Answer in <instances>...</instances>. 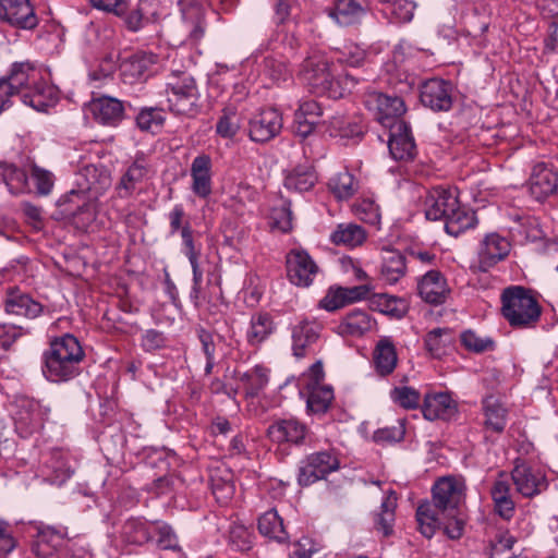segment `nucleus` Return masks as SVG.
Segmentation results:
<instances>
[{
  "mask_svg": "<svg viewBox=\"0 0 558 558\" xmlns=\"http://www.w3.org/2000/svg\"><path fill=\"white\" fill-rule=\"evenodd\" d=\"M0 94H20L25 105L37 111H44L51 106L57 97V90L49 85L41 71L29 63H15L9 75L0 80Z\"/></svg>",
  "mask_w": 558,
  "mask_h": 558,
  "instance_id": "1",
  "label": "nucleus"
},
{
  "mask_svg": "<svg viewBox=\"0 0 558 558\" xmlns=\"http://www.w3.org/2000/svg\"><path fill=\"white\" fill-rule=\"evenodd\" d=\"M301 77L318 93L340 98L354 86L353 80H335L328 58L322 51H312L302 63Z\"/></svg>",
  "mask_w": 558,
  "mask_h": 558,
  "instance_id": "2",
  "label": "nucleus"
},
{
  "mask_svg": "<svg viewBox=\"0 0 558 558\" xmlns=\"http://www.w3.org/2000/svg\"><path fill=\"white\" fill-rule=\"evenodd\" d=\"M501 313L514 328L532 327L541 316L535 298L522 287H510L501 294Z\"/></svg>",
  "mask_w": 558,
  "mask_h": 558,
  "instance_id": "3",
  "label": "nucleus"
},
{
  "mask_svg": "<svg viewBox=\"0 0 558 558\" xmlns=\"http://www.w3.org/2000/svg\"><path fill=\"white\" fill-rule=\"evenodd\" d=\"M366 105L383 126L390 129L397 123H403L401 117L405 112V106L400 97L372 93Z\"/></svg>",
  "mask_w": 558,
  "mask_h": 558,
  "instance_id": "4",
  "label": "nucleus"
},
{
  "mask_svg": "<svg viewBox=\"0 0 558 558\" xmlns=\"http://www.w3.org/2000/svg\"><path fill=\"white\" fill-rule=\"evenodd\" d=\"M168 102L172 111L179 114H191L195 110L197 89L194 78L184 75L181 80L174 78L169 83Z\"/></svg>",
  "mask_w": 558,
  "mask_h": 558,
  "instance_id": "5",
  "label": "nucleus"
},
{
  "mask_svg": "<svg viewBox=\"0 0 558 558\" xmlns=\"http://www.w3.org/2000/svg\"><path fill=\"white\" fill-rule=\"evenodd\" d=\"M282 126V114L275 108H265L251 118L248 135L254 142L266 143L276 137Z\"/></svg>",
  "mask_w": 558,
  "mask_h": 558,
  "instance_id": "6",
  "label": "nucleus"
},
{
  "mask_svg": "<svg viewBox=\"0 0 558 558\" xmlns=\"http://www.w3.org/2000/svg\"><path fill=\"white\" fill-rule=\"evenodd\" d=\"M511 480L518 494L525 498L539 495L547 488L545 474L525 463H517L511 472Z\"/></svg>",
  "mask_w": 558,
  "mask_h": 558,
  "instance_id": "7",
  "label": "nucleus"
},
{
  "mask_svg": "<svg viewBox=\"0 0 558 558\" xmlns=\"http://www.w3.org/2000/svg\"><path fill=\"white\" fill-rule=\"evenodd\" d=\"M0 19L25 29H32L38 23L29 0H0Z\"/></svg>",
  "mask_w": 558,
  "mask_h": 558,
  "instance_id": "8",
  "label": "nucleus"
},
{
  "mask_svg": "<svg viewBox=\"0 0 558 558\" xmlns=\"http://www.w3.org/2000/svg\"><path fill=\"white\" fill-rule=\"evenodd\" d=\"M287 269L293 284L308 287L317 272V265L306 252L293 250L287 256Z\"/></svg>",
  "mask_w": 558,
  "mask_h": 558,
  "instance_id": "9",
  "label": "nucleus"
},
{
  "mask_svg": "<svg viewBox=\"0 0 558 558\" xmlns=\"http://www.w3.org/2000/svg\"><path fill=\"white\" fill-rule=\"evenodd\" d=\"M421 101L433 110L447 111L452 105V87L439 78L428 80L421 87Z\"/></svg>",
  "mask_w": 558,
  "mask_h": 558,
  "instance_id": "10",
  "label": "nucleus"
},
{
  "mask_svg": "<svg viewBox=\"0 0 558 558\" xmlns=\"http://www.w3.org/2000/svg\"><path fill=\"white\" fill-rule=\"evenodd\" d=\"M464 498V486L453 477H444L433 487V499L442 510L453 513L462 504Z\"/></svg>",
  "mask_w": 558,
  "mask_h": 558,
  "instance_id": "11",
  "label": "nucleus"
},
{
  "mask_svg": "<svg viewBox=\"0 0 558 558\" xmlns=\"http://www.w3.org/2000/svg\"><path fill=\"white\" fill-rule=\"evenodd\" d=\"M531 194L543 201L558 191V171L545 163H537L530 179Z\"/></svg>",
  "mask_w": 558,
  "mask_h": 558,
  "instance_id": "12",
  "label": "nucleus"
},
{
  "mask_svg": "<svg viewBox=\"0 0 558 558\" xmlns=\"http://www.w3.org/2000/svg\"><path fill=\"white\" fill-rule=\"evenodd\" d=\"M421 298L430 304L444 303L450 294L446 278L438 270L426 272L418 281Z\"/></svg>",
  "mask_w": 558,
  "mask_h": 558,
  "instance_id": "13",
  "label": "nucleus"
},
{
  "mask_svg": "<svg viewBox=\"0 0 558 558\" xmlns=\"http://www.w3.org/2000/svg\"><path fill=\"white\" fill-rule=\"evenodd\" d=\"M453 513L446 509L439 508L434 499L432 501H425L421 504L416 511V520L418 523L420 532L430 538L437 529L446 523Z\"/></svg>",
  "mask_w": 558,
  "mask_h": 558,
  "instance_id": "14",
  "label": "nucleus"
},
{
  "mask_svg": "<svg viewBox=\"0 0 558 558\" xmlns=\"http://www.w3.org/2000/svg\"><path fill=\"white\" fill-rule=\"evenodd\" d=\"M458 197L448 190L435 189L425 199V216L428 220L446 219L458 208Z\"/></svg>",
  "mask_w": 558,
  "mask_h": 558,
  "instance_id": "15",
  "label": "nucleus"
},
{
  "mask_svg": "<svg viewBox=\"0 0 558 558\" xmlns=\"http://www.w3.org/2000/svg\"><path fill=\"white\" fill-rule=\"evenodd\" d=\"M338 466L337 458L329 452L313 454L308 458L307 464L301 470L299 482L302 485H310L337 470Z\"/></svg>",
  "mask_w": 558,
  "mask_h": 558,
  "instance_id": "16",
  "label": "nucleus"
},
{
  "mask_svg": "<svg viewBox=\"0 0 558 558\" xmlns=\"http://www.w3.org/2000/svg\"><path fill=\"white\" fill-rule=\"evenodd\" d=\"M457 411L456 401L446 392H433L424 397L422 412L426 420H450Z\"/></svg>",
  "mask_w": 558,
  "mask_h": 558,
  "instance_id": "17",
  "label": "nucleus"
},
{
  "mask_svg": "<svg viewBox=\"0 0 558 558\" xmlns=\"http://www.w3.org/2000/svg\"><path fill=\"white\" fill-rule=\"evenodd\" d=\"M76 183L82 193L90 192L97 197L110 186V173L102 167L87 165L77 173Z\"/></svg>",
  "mask_w": 558,
  "mask_h": 558,
  "instance_id": "18",
  "label": "nucleus"
},
{
  "mask_svg": "<svg viewBox=\"0 0 558 558\" xmlns=\"http://www.w3.org/2000/svg\"><path fill=\"white\" fill-rule=\"evenodd\" d=\"M389 132L388 147L391 156L396 160L411 159L414 156L415 144L408 125L404 122L397 123L389 129Z\"/></svg>",
  "mask_w": 558,
  "mask_h": 558,
  "instance_id": "19",
  "label": "nucleus"
},
{
  "mask_svg": "<svg viewBox=\"0 0 558 558\" xmlns=\"http://www.w3.org/2000/svg\"><path fill=\"white\" fill-rule=\"evenodd\" d=\"M16 429L22 435L32 433L40 426V411L37 402L29 399H20L13 413Z\"/></svg>",
  "mask_w": 558,
  "mask_h": 558,
  "instance_id": "20",
  "label": "nucleus"
},
{
  "mask_svg": "<svg viewBox=\"0 0 558 558\" xmlns=\"http://www.w3.org/2000/svg\"><path fill=\"white\" fill-rule=\"evenodd\" d=\"M322 327L315 322L302 320L292 332L293 353L298 357L306 354L313 344L318 340Z\"/></svg>",
  "mask_w": 558,
  "mask_h": 558,
  "instance_id": "21",
  "label": "nucleus"
},
{
  "mask_svg": "<svg viewBox=\"0 0 558 558\" xmlns=\"http://www.w3.org/2000/svg\"><path fill=\"white\" fill-rule=\"evenodd\" d=\"M94 119L102 124H111L119 121L123 114V105L112 97H98L88 105Z\"/></svg>",
  "mask_w": 558,
  "mask_h": 558,
  "instance_id": "22",
  "label": "nucleus"
},
{
  "mask_svg": "<svg viewBox=\"0 0 558 558\" xmlns=\"http://www.w3.org/2000/svg\"><path fill=\"white\" fill-rule=\"evenodd\" d=\"M210 168L211 160L207 155H199L192 162V190L199 197H206L211 192Z\"/></svg>",
  "mask_w": 558,
  "mask_h": 558,
  "instance_id": "23",
  "label": "nucleus"
},
{
  "mask_svg": "<svg viewBox=\"0 0 558 558\" xmlns=\"http://www.w3.org/2000/svg\"><path fill=\"white\" fill-rule=\"evenodd\" d=\"M492 498L495 505V511L504 519L509 520L514 512V501L512 500L508 476L500 474L492 487Z\"/></svg>",
  "mask_w": 558,
  "mask_h": 558,
  "instance_id": "24",
  "label": "nucleus"
},
{
  "mask_svg": "<svg viewBox=\"0 0 558 558\" xmlns=\"http://www.w3.org/2000/svg\"><path fill=\"white\" fill-rule=\"evenodd\" d=\"M275 322L268 313L254 314L246 329V341L252 347H259L275 331Z\"/></svg>",
  "mask_w": 558,
  "mask_h": 558,
  "instance_id": "25",
  "label": "nucleus"
},
{
  "mask_svg": "<svg viewBox=\"0 0 558 558\" xmlns=\"http://www.w3.org/2000/svg\"><path fill=\"white\" fill-rule=\"evenodd\" d=\"M510 250L509 242L498 234H488L480 251L481 263L484 267H490L507 256Z\"/></svg>",
  "mask_w": 558,
  "mask_h": 558,
  "instance_id": "26",
  "label": "nucleus"
},
{
  "mask_svg": "<svg viewBox=\"0 0 558 558\" xmlns=\"http://www.w3.org/2000/svg\"><path fill=\"white\" fill-rule=\"evenodd\" d=\"M45 374L52 381L66 380L71 378L77 369V366L68 361L60 353L51 348L46 354Z\"/></svg>",
  "mask_w": 558,
  "mask_h": 558,
  "instance_id": "27",
  "label": "nucleus"
},
{
  "mask_svg": "<svg viewBox=\"0 0 558 558\" xmlns=\"http://www.w3.org/2000/svg\"><path fill=\"white\" fill-rule=\"evenodd\" d=\"M365 8V0H336L330 16L341 25H350L362 17Z\"/></svg>",
  "mask_w": 558,
  "mask_h": 558,
  "instance_id": "28",
  "label": "nucleus"
},
{
  "mask_svg": "<svg viewBox=\"0 0 558 558\" xmlns=\"http://www.w3.org/2000/svg\"><path fill=\"white\" fill-rule=\"evenodd\" d=\"M268 436L275 442L298 444L305 436V427L294 420H283L268 428Z\"/></svg>",
  "mask_w": 558,
  "mask_h": 558,
  "instance_id": "29",
  "label": "nucleus"
},
{
  "mask_svg": "<svg viewBox=\"0 0 558 558\" xmlns=\"http://www.w3.org/2000/svg\"><path fill=\"white\" fill-rule=\"evenodd\" d=\"M485 427L501 433L507 422V409L498 397L489 396L483 402Z\"/></svg>",
  "mask_w": 558,
  "mask_h": 558,
  "instance_id": "30",
  "label": "nucleus"
},
{
  "mask_svg": "<svg viewBox=\"0 0 558 558\" xmlns=\"http://www.w3.org/2000/svg\"><path fill=\"white\" fill-rule=\"evenodd\" d=\"M7 312L16 316L34 318L41 312L39 303L32 300L28 295L16 290H12L5 302Z\"/></svg>",
  "mask_w": 558,
  "mask_h": 558,
  "instance_id": "31",
  "label": "nucleus"
},
{
  "mask_svg": "<svg viewBox=\"0 0 558 558\" xmlns=\"http://www.w3.org/2000/svg\"><path fill=\"white\" fill-rule=\"evenodd\" d=\"M268 383V371L263 366H255L240 375L238 389L243 391L246 398H254Z\"/></svg>",
  "mask_w": 558,
  "mask_h": 558,
  "instance_id": "32",
  "label": "nucleus"
},
{
  "mask_svg": "<svg viewBox=\"0 0 558 558\" xmlns=\"http://www.w3.org/2000/svg\"><path fill=\"white\" fill-rule=\"evenodd\" d=\"M76 198H80V194L76 192H71L70 195L66 196V199L64 201V204H63L64 205L63 213L68 216H72L73 222L76 226V228L88 229L95 219V215H96L95 205H94V203L83 202L82 205L77 206L76 210H72L66 205L75 204Z\"/></svg>",
  "mask_w": 558,
  "mask_h": 558,
  "instance_id": "33",
  "label": "nucleus"
},
{
  "mask_svg": "<svg viewBox=\"0 0 558 558\" xmlns=\"http://www.w3.org/2000/svg\"><path fill=\"white\" fill-rule=\"evenodd\" d=\"M366 239L365 230L355 223H340L331 233L330 240L336 245L355 247L361 245Z\"/></svg>",
  "mask_w": 558,
  "mask_h": 558,
  "instance_id": "34",
  "label": "nucleus"
},
{
  "mask_svg": "<svg viewBox=\"0 0 558 558\" xmlns=\"http://www.w3.org/2000/svg\"><path fill=\"white\" fill-rule=\"evenodd\" d=\"M397 352L393 343L388 338L378 341L374 351L376 369L381 375L390 374L397 365Z\"/></svg>",
  "mask_w": 558,
  "mask_h": 558,
  "instance_id": "35",
  "label": "nucleus"
},
{
  "mask_svg": "<svg viewBox=\"0 0 558 558\" xmlns=\"http://www.w3.org/2000/svg\"><path fill=\"white\" fill-rule=\"evenodd\" d=\"M369 306L383 314L400 318L407 312V303L404 300L386 294H373L369 298Z\"/></svg>",
  "mask_w": 558,
  "mask_h": 558,
  "instance_id": "36",
  "label": "nucleus"
},
{
  "mask_svg": "<svg viewBox=\"0 0 558 558\" xmlns=\"http://www.w3.org/2000/svg\"><path fill=\"white\" fill-rule=\"evenodd\" d=\"M259 532L278 542H283L288 538L284 530L282 519L279 517L277 510L271 509L265 512L258 520Z\"/></svg>",
  "mask_w": 558,
  "mask_h": 558,
  "instance_id": "37",
  "label": "nucleus"
},
{
  "mask_svg": "<svg viewBox=\"0 0 558 558\" xmlns=\"http://www.w3.org/2000/svg\"><path fill=\"white\" fill-rule=\"evenodd\" d=\"M475 216L458 203V208L451 211L445 219V229L451 235H459L464 230L475 225Z\"/></svg>",
  "mask_w": 558,
  "mask_h": 558,
  "instance_id": "38",
  "label": "nucleus"
},
{
  "mask_svg": "<svg viewBox=\"0 0 558 558\" xmlns=\"http://www.w3.org/2000/svg\"><path fill=\"white\" fill-rule=\"evenodd\" d=\"M373 322L369 316L360 311H355L345 316L339 325V332L347 336L359 337L371 330Z\"/></svg>",
  "mask_w": 558,
  "mask_h": 558,
  "instance_id": "39",
  "label": "nucleus"
},
{
  "mask_svg": "<svg viewBox=\"0 0 558 558\" xmlns=\"http://www.w3.org/2000/svg\"><path fill=\"white\" fill-rule=\"evenodd\" d=\"M381 275L390 282H397L405 274V262L401 253L386 250L383 258Z\"/></svg>",
  "mask_w": 558,
  "mask_h": 558,
  "instance_id": "40",
  "label": "nucleus"
},
{
  "mask_svg": "<svg viewBox=\"0 0 558 558\" xmlns=\"http://www.w3.org/2000/svg\"><path fill=\"white\" fill-rule=\"evenodd\" d=\"M50 348L77 366L83 360L84 352L78 340L72 335H65L51 342Z\"/></svg>",
  "mask_w": 558,
  "mask_h": 558,
  "instance_id": "41",
  "label": "nucleus"
},
{
  "mask_svg": "<svg viewBox=\"0 0 558 558\" xmlns=\"http://www.w3.org/2000/svg\"><path fill=\"white\" fill-rule=\"evenodd\" d=\"M154 62L150 56H134L121 64V74L124 82L134 83V81L141 78L148 66Z\"/></svg>",
  "mask_w": 558,
  "mask_h": 558,
  "instance_id": "42",
  "label": "nucleus"
},
{
  "mask_svg": "<svg viewBox=\"0 0 558 558\" xmlns=\"http://www.w3.org/2000/svg\"><path fill=\"white\" fill-rule=\"evenodd\" d=\"M315 182L316 175L310 166H299L286 178V186L299 192L308 191Z\"/></svg>",
  "mask_w": 558,
  "mask_h": 558,
  "instance_id": "43",
  "label": "nucleus"
},
{
  "mask_svg": "<svg viewBox=\"0 0 558 558\" xmlns=\"http://www.w3.org/2000/svg\"><path fill=\"white\" fill-rule=\"evenodd\" d=\"M61 545L62 537L60 534L50 530H44L38 533L33 545V551L38 557L48 558L52 556Z\"/></svg>",
  "mask_w": 558,
  "mask_h": 558,
  "instance_id": "44",
  "label": "nucleus"
},
{
  "mask_svg": "<svg viewBox=\"0 0 558 558\" xmlns=\"http://www.w3.org/2000/svg\"><path fill=\"white\" fill-rule=\"evenodd\" d=\"M181 236L183 240L185 255L192 266L194 287L198 288L203 278V271L198 264L199 250L194 245L192 231L187 226L182 228Z\"/></svg>",
  "mask_w": 558,
  "mask_h": 558,
  "instance_id": "45",
  "label": "nucleus"
},
{
  "mask_svg": "<svg viewBox=\"0 0 558 558\" xmlns=\"http://www.w3.org/2000/svg\"><path fill=\"white\" fill-rule=\"evenodd\" d=\"M308 389V399H307V407L312 412H325L332 399H333V392L332 389L329 386H323V385H310L307 387Z\"/></svg>",
  "mask_w": 558,
  "mask_h": 558,
  "instance_id": "46",
  "label": "nucleus"
},
{
  "mask_svg": "<svg viewBox=\"0 0 558 558\" xmlns=\"http://www.w3.org/2000/svg\"><path fill=\"white\" fill-rule=\"evenodd\" d=\"M396 507L397 497L393 492H389L381 504L380 512L378 513L376 520L377 530L380 531L385 536L390 535L392 532Z\"/></svg>",
  "mask_w": 558,
  "mask_h": 558,
  "instance_id": "47",
  "label": "nucleus"
},
{
  "mask_svg": "<svg viewBox=\"0 0 558 558\" xmlns=\"http://www.w3.org/2000/svg\"><path fill=\"white\" fill-rule=\"evenodd\" d=\"M329 187L338 199H348L357 191V182L351 173L343 171L330 180Z\"/></svg>",
  "mask_w": 558,
  "mask_h": 558,
  "instance_id": "48",
  "label": "nucleus"
},
{
  "mask_svg": "<svg viewBox=\"0 0 558 558\" xmlns=\"http://www.w3.org/2000/svg\"><path fill=\"white\" fill-rule=\"evenodd\" d=\"M147 167L143 160H136L122 177L119 189L123 195H129L135 185L142 182L147 175Z\"/></svg>",
  "mask_w": 558,
  "mask_h": 558,
  "instance_id": "49",
  "label": "nucleus"
},
{
  "mask_svg": "<svg viewBox=\"0 0 558 558\" xmlns=\"http://www.w3.org/2000/svg\"><path fill=\"white\" fill-rule=\"evenodd\" d=\"M0 178L9 186L11 193H20L27 183L24 171L2 162H0Z\"/></svg>",
  "mask_w": 558,
  "mask_h": 558,
  "instance_id": "50",
  "label": "nucleus"
},
{
  "mask_svg": "<svg viewBox=\"0 0 558 558\" xmlns=\"http://www.w3.org/2000/svg\"><path fill=\"white\" fill-rule=\"evenodd\" d=\"M183 20L185 32L192 39H198L203 35V10L196 5H189L183 10Z\"/></svg>",
  "mask_w": 558,
  "mask_h": 558,
  "instance_id": "51",
  "label": "nucleus"
},
{
  "mask_svg": "<svg viewBox=\"0 0 558 558\" xmlns=\"http://www.w3.org/2000/svg\"><path fill=\"white\" fill-rule=\"evenodd\" d=\"M390 397L395 403L407 410L416 409L421 399L420 392L408 386L393 388Z\"/></svg>",
  "mask_w": 558,
  "mask_h": 558,
  "instance_id": "52",
  "label": "nucleus"
},
{
  "mask_svg": "<svg viewBox=\"0 0 558 558\" xmlns=\"http://www.w3.org/2000/svg\"><path fill=\"white\" fill-rule=\"evenodd\" d=\"M451 336L447 329L432 330L426 337V347L436 357L445 353V349L451 344Z\"/></svg>",
  "mask_w": 558,
  "mask_h": 558,
  "instance_id": "53",
  "label": "nucleus"
},
{
  "mask_svg": "<svg viewBox=\"0 0 558 558\" xmlns=\"http://www.w3.org/2000/svg\"><path fill=\"white\" fill-rule=\"evenodd\" d=\"M241 128V118L233 110H227L217 123V133L222 137H233Z\"/></svg>",
  "mask_w": 558,
  "mask_h": 558,
  "instance_id": "54",
  "label": "nucleus"
},
{
  "mask_svg": "<svg viewBox=\"0 0 558 558\" xmlns=\"http://www.w3.org/2000/svg\"><path fill=\"white\" fill-rule=\"evenodd\" d=\"M270 228L279 232H288L292 229V217L288 205L274 208L270 214Z\"/></svg>",
  "mask_w": 558,
  "mask_h": 558,
  "instance_id": "55",
  "label": "nucleus"
},
{
  "mask_svg": "<svg viewBox=\"0 0 558 558\" xmlns=\"http://www.w3.org/2000/svg\"><path fill=\"white\" fill-rule=\"evenodd\" d=\"M136 122L142 130L154 132L162 124L163 117L157 109H145L138 113Z\"/></svg>",
  "mask_w": 558,
  "mask_h": 558,
  "instance_id": "56",
  "label": "nucleus"
},
{
  "mask_svg": "<svg viewBox=\"0 0 558 558\" xmlns=\"http://www.w3.org/2000/svg\"><path fill=\"white\" fill-rule=\"evenodd\" d=\"M32 178L35 181L39 194L47 195L51 192L53 186V175L51 172L34 165L32 167Z\"/></svg>",
  "mask_w": 558,
  "mask_h": 558,
  "instance_id": "57",
  "label": "nucleus"
},
{
  "mask_svg": "<svg viewBox=\"0 0 558 558\" xmlns=\"http://www.w3.org/2000/svg\"><path fill=\"white\" fill-rule=\"evenodd\" d=\"M230 541L236 549L244 551L251 548L252 535L244 525L235 524L230 530Z\"/></svg>",
  "mask_w": 558,
  "mask_h": 558,
  "instance_id": "58",
  "label": "nucleus"
},
{
  "mask_svg": "<svg viewBox=\"0 0 558 558\" xmlns=\"http://www.w3.org/2000/svg\"><path fill=\"white\" fill-rule=\"evenodd\" d=\"M355 213L368 223H378L380 220L379 207L372 199H363L356 204Z\"/></svg>",
  "mask_w": 558,
  "mask_h": 558,
  "instance_id": "59",
  "label": "nucleus"
},
{
  "mask_svg": "<svg viewBox=\"0 0 558 558\" xmlns=\"http://www.w3.org/2000/svg\"><path fill=\"white\" fill-rule=\"evenodd\" d=\"M415 4L410 0H395L390 7V13L400 22H409L413 17Z\"/></svg>",
  "mask_w": 558,
  "mask_h": 558,
  "instance_id": "60",
  "label": "nucleus"
},
{
  "mask_svg": "<svg viewBox=\"0 0 558 558\" xmlns=\"http://www.w3.org/2000/svg\"><path fill=\"white\" fill-rule=\"evenodd\" d=\"M463 345L474 352H483L493 347V342L489 339L481 338L473 331H465L461 336Z\"/></svg>",
  "mask_w": 558,
  "mask_h": 558,
  "instance_id": "61",
  "label": "nucleus"
},
{
  "mask_svg": "<svg viewBox=\"0 0 558 558\" xmlns=\"http://www.w3.org/2000/svg\"><path fill=\"white\" fill-rule=\"evenodd\" d=\"M365 60V51L355 45H345L340 49V61L352 66H359Z\"/></svg>",
  "mask_w": 558,
  "mask_h": 558,
  "instance_id": "62",
  "label": "nucleus"
},
{
  "mask_svg": "<svg viewBox=\"0 0 558 558\" xmlns=\"http://www.w3.org/2000/svg\"><path fill=\"white\" fill-rule=\"evenodd\" d=\"M345 305L342 288L330 289L320 300L319 306L326 311H336Z\"/></svg>",
  "mask_w": 558,
  "mask_h": 558,
  "instance_id": "63",
  "label": "nucleus"
},
{
  "mask_svg": "<svg viewBox=\"0 0 558 558\" xmlns=\"http://www.w3.org/2000/svg\"><path fill=\"white\" fill-rule=\"evenodd\" d=\"M157 545L162 549L178 548V539L169 525H160L158 527Z\"/></svg>",
  "mask_w": 558,
  "mask_h": 558,
  "instance_id": "64",
  "label": "nucleus"
}]
</instances>
